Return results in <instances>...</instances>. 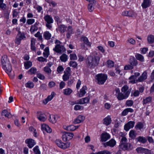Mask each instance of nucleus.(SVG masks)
<instances>
[{
	"label": "nucleus",
	"instance_id": "obj_1",
	"mask_svg": "<svg viewBox=\"0 0 154 154\" xmlns=\"http://www.w3.org/2000/svg\"><path fill=\"white\" fill-rule=\"evenodd\" d=\"M1 61L3 68L8 75L10 76V73L12 71V68L10 62L6 55H4L2 57Z\"/></svg>",
	"mask_w": 154,
	"mask_h": 154
},
{
	"label": "nucleus",
	"instance_id": "obj_2",
	"mask_svg": "<svg viewBox=\"0 0 154 154\" xmlns=\"http://www.w3.org/2000/svg\"><path fill=\"white\" fill-rule=\"evenodd\" d=\"M55 43L56 44L55 47L53 50L57 53H62L66 51V49L64 46L62 45V43L60 41L56 40Z\"/></svg>",
	"mask_w": 154,
	"mask_h": 154
},
{
	"label": "nucleus",
	"instance_id": "obj_3",
	"mask_svg": "<svg viewBox=\"0 0 154 154\" xmlns=\"http://www.w3.org/2000/svg\"><path fill=\"white\" fill-rule=\"evenodd\" d=\"M44 19L46 22V26L47 28L51 29L52 27V24L53 23V20L52 17L51 16L47 14L44 17Z\"/></svg>",
	"mask_w": 154,
	"mask_h": 154
},
{
	"label": "nucleus",
	"instance_id": "obj_4",
	"mask_svg": "<svg viewBox=\"0 0 154 154\" xmlns=\"http://www.w3.org/2000/svg\"><path fill=\"white\" fill-rule=\"evenodd\" d=\"M107 79L106 75L103 74H99L97 75V80L99 85H103Z\"/></svg>",
	"mask_w": 154,
	"mask_h": 154
},
{
	"label": "nucleus",
	"instance_id": "obj_5",
	"mask_svg": "<svg viewBox=\"0 0 154 154\" xmlns=\"http://www.w3.org/2000/svg\"><path fill=\"white\" fill-rule=\"evenodd\" d=\"M96 60L95 57H92L89 56L87 58L86 63L88 66L91 68H94L96 66Z\"/></svg>",
	"mask_w": 154,
	"mask_h": 154
},
{
	"label": "nucleus",
	"instance_id": "obj_6",
	"mask_svg": "<svg viewBox=\"0 0 154 154\" xmlns=\"http://www.w3.org/2000/svg\"><path fill=\"white\" fill-rule=\"evenodd\" d=\"M55 142L59 147L63 149H66L69 147L70 144V143L69 142L64 143L61 140H56Z\"/></svg>",
	"mask_w": 154,
	"mask_h": 154
},
{
	"label": "nucleus",
	"instance_id": "obj_7",
	"mask_svg": "<svg viewBox=\"0 0 154 154\" xmlns=\"http://www.w3.org/2000/svg\"><path fill=\"white\" fill-rule=\"evenodd\" d=\"M119 148L120 149L123 150L130 151L133 149L132 145L129 143H126L123 144H120Z\"/></svg>",
	"mask_w": 154,
	"mask_h": 154
},
{
	"label": "nucleus",
	"instance_id": "obj_8",
	"mask_svg": "<svg viewBox=\"0 0 154 154\" xmlns=\"http://www.w3.org/2000/svg\"><path fill=\"white\" fill-rule=\"evenodd\" d=\"M115 91L116 92V95L117 98L119 100H121L126 99L128 97L122 93L120 92L119 88H116L115 89Z\"/></svg>",
	"mask_w": 154,
	"mask_h": 154
},
{
	"label": "nucleus",
	"instance_id": "obj_9",
	"mask_svg": "<svg viewBox=\"0 0 154 154\" xmlns=\"http://www.w3.org/2000/svg\"><path fill=\"white\" fill-rule=\"evenodd\" d=\"M73 135V133H72L64 132L63 133L62 139L64 141H66L72 139Z\"/></svg>",
	"mask_w": 154,
	"mask_h": 154
},
{
	"label": "nucleus",
	"instance_id": "obj_10",
	"mask_svg": "<svg viewBox=\"0 0 154 154\" xmlns=\"http://www.w3.org/2000/svg\"><path fill=\"white\" fill-rule=\"evenodd\" d=\"M116 144V141L114 139H112L109 141L103 143V144L105 147H106L107 146H109L111 147H113L115 146Z\"/></svg>",
	"mask_w": 154,
	"mask_h": 154
},
{
	"label": "nucleus",
	"instance_id": "obj_11",
	"mask_svg": "<svg viewBox=\"0 0 154 154\" xmlns=\"http://www.w3.org/2000/svg\"><path fill=\"white\" fill-rule=\"evenodd\" d=\"M25 143L29 148H32L36 144L35 140L32 139H27L25 140Z\"/></svg>",
	"mask_w": 154,
	"mask_h": 154
},
{
	"label": "nucleus",
	"instance_id": "obj_12",
	"mask_svg": "<svg viewBox=\"0 0 154 154\" xmlns=\"http://www.w3.org/2000/svg\"><path fill=\"white\" fill-rule=\"evenodd\" d=\"M37 116L38 119L41 122H44L47 119L46 115L41 112H37Z\"/></svg>",
	"mask_w": 154,
	"mask_h": 154
},
{
	"label": "nucleus",
	"instance_id": "obj_13",
	"mask_svg": "<svg viewBox=\"0 0 154 154\" xmlns=\"http://www.w3.org/2000/svg\"><path fill=\"white\" fill-rule=\"evenodd\" d=\"M129 88L127 85L123 86L121 89L122 92L128 97L130 94V91L128 90Z\"/></svg>",
	"mask_w": 154,
	"mask_h": 154
},
{
	"label": "nucleus",
	"instance_id": "obj_14",
	"mask_svg": "<svg viewBox=\"0 0 154 154\" xmlns=\"http://www.w3.org/2000/svg\"><path fill=\"white\" fill-rule=\"evenodd\" d=\"M90 100V98L89 97L83 98L78 100L75 103L83 104L85 103H88Z\"/></svg>",
	"mask_w": 154,
	"mask_h": 154
},
{
	"label": "nucleus",
	"instance_id": "obj_15",
	"mask_svg": "<svg viewBox=\"0 0 154 154\" xmlns=\"http://www.w3.org/2000/svg\"><path fill=\"white\" fill-rule=\"evenodd\" d=\"M135 122L133 121H130L124 126V129L126 131H128L130 128H133L134 126Z\"/></svg>",
	"mask_w": 154,
	"mask_h": 154
},
{
	"label": "nucleus",
	"instance_id": "obj_16",
	"mask_svg": "<svg viewBox=\"0 0 154 154\" xmlns=\"http://www.w3.org/2000/svg\"><path fill=\"white\" fill-rule=\"evenodd\" d=\"M110 135L106 132H104L101 135V140L102 142H105L110 138Z\"/></svg>",
	"mask_w": 154,
	"mask_h": 154
},
{
	"label": "nucleus",
	"instance_id": "obj_17",
	"mask_svg": "<svg viewBox=\"0 0 154 154\" xmlns=\"http://www.w3.org/2000/svg\"><path fill=\"white\" fill-rule=\"evenodd\" d=\"M87 90L86 86H84L80 89L79 92L78 93L79 97H82L84 96L86 93V91Z\"/></svg>",
	"mask_w": 154,
	"mask_h": 154
},
{
	"label": "nucleus",
	"instance_id": "obj_18",
	"mask_svg": "<svg viewBox=\"0 0 154 154\" xmlns=\"http://www.w3.org/2000/svg\"><path fill=\"white\" fill-rule=\"evenodd\" d=\"M85 117L84 116L79 115L77 118L75 119L73 121V123L75 124H79L82 122L85 119Z\"/></svg>",
	"mask_w": 154,
	"mask_h": 154
},
{
	"label": "nucleus",
	"instance_id": "obj_19",
	"mask_svg": "<svg viewBox=\"0 0 154 154\" xmlns=\"http://www.w3.org/2000/svg\"><path fill=\"white\" fill-rule=\"evenodd\" d=\"M55 95V93L53 92L51 93V94L50 95H49L47 97L44 99L43 101V103L46 104L48 102L51 101L54 97Z\"/></svg>",
	"mask_w": 154,
	"mask_h": 154
},
{
	"label": "nucleus",
	"instance_id": "obj_20",
	"mask_svg": "<svg viewBox=\"0 0 154 154\" xmlns=\"http://www.w3.org/2000/svg\"><path fill=\"white\" fill-rule=\"evenodd\" d=\"M147 78V73L146 71L144 72L138 78L137 81L139 82H142L146 80Z\"/></svg>",
	"mask_w": 154,
	"mask_h": 154
},
{
	"label": "nucleus",
	"instance_id": "obj_21",
	"mask_svg": "<svg viewBox=\"0 0 154 154\" xmlns=\"http://www.w3.org/2000/svg\"><path fill=\"white\" fill-rule=\"evenodd\" d=\"M41 128L43 131H46L48 133H50L52 131L51 129L48 125L46 124L42 125Z\"/></svg>",
	"mask_w": 154,
	"mask_h": 154
},
{
	"label": "nucleus",
	"instance_id": "obj_22",
	"mask_svg": "<svg viewBox=\"0 0 154 154\" xmlns=\"http://www.w3.org/2000/svg\"><path fill=\"white\" fill-rule=\"evenodd\" d=\"M103 124L106 126H108L110 124L112 120L110 116H108L103 119Z\"/></svg>",
	"mask_w": 154,
	"mask_h": 154
},
{
	"label": "nucleus",
	"instance_id": "obj_23",
	"mask_svg": "<svg viewBox=\"0 0 154 154\" xmlns=\"http://www.w3.org/2000/svg\"><path fill=\"white\" fill-rule=\"evenodd\" d=\"M129 63L131 65L134 66H136L138 64L137 60L134 57L131 58L129 59Z\"/></svg>",
	"mask_w": 154,
	"mask_h": 154
},
{
	"label": "nucleus",
	"instance_id": "obj_24",
	"mask_svg": "<svg viewBox=\"0 0 154 154\" xmlns=\"http://www.w3.org/2000/svg\"><path fill=\"white\" fill-rule=\"evenodd\" d=\"M38 23L36 22L33 25H32L30 28V31L31 33H33L37 31L38 29L37 26Z\"/></svg>",
	"mask_w": 154,
	"mask_h": 154
},
{
	"label": "nucleus",
	"instance_id": "obj_25",
	"mask_svg": "<svg viewBox=\"0 0 154 154\" xmlns=\"http://www.w3.org/2000/svg\"><path fill=\"white\" fill-rule=\"evenodd\" d=\"M58 119V116H57L52 115L50 116L49 120L51 122L54 123L56 122Z\"/></svg>",
	"mask_w": 154,
	"mask_h": 154
},
{
	"label": "nucleus",
	"instance_id": "obj_26",
	"mask_svg": "<svg viewBox=\"0 0 154 154\" xmlns=\"http://www.w3.org/2000/svg\"><path fill=\"white\" fill-rule=\"evenodd\" d=\"M44 71L48 75V78L50 79L51 77L50 75L51 73V70L50 68L48 66H45L43 68Z\"/></svg>",
	"mask_w": 154,
	"mask_h": 154
},
{
	"label": "nucleus",
	"instance_id": "obj_27",
	"mask_svg": "<svg viewBox=\"0 0 154 154\" xmlns=\"http://www.w3.org/2000/svg\"><path fill=\"white\" fill-rule=\"evenodd\" d=\"M73 33V29L72 27L69 26L67 29V32L66 34V37L69 38L70 37L71 35Z\"/></svg>",
	"mask_w": 154,
	"mask_h": 154
},
{
	"label": "nucleus",
	"instance_id": "obj_28",
	"mask_svg": "<svg viewBox=\"0 0 154 154\" xmlns=\"http://www.w3.org/2000/svg\"><path fill=\"white\" fill-rule=\"evenodd\" d=\"M51 35L50 32L48 31L45 32L43 33V37L46 40H48L50 39Z\"/></svg>",
	"mask_w": 154,
	"mask_h": 154
},
{
	"label": "nucleus",
	"instance_id": "obj_29",
	"mask_svg": "<svg viewBox=\"0 0 154 154\" xmlns=\"http://www.w3.org/2000/svg\"><path fill=\"white\" fill-rule=\"evenodd\" d=\"M149 4L150 0H144L141 5L143 8H146L149 6Z\"/></svg>",
	"mask_w": 154,
	"mask_h": 154
},
{
	"label": "nucleus",
	"instance_id": "obj_30",
	"mask_svg": "<svg viewBox=\"0 0 154 154\" xmlns=\"http://www.w3.org/2000/svg\"><path fill=\"white\" fill-rule=\"evenodd\" d=\"M2 115L8 118H11L12 116L11 114L6 110H4L2 111Z\"/></svg>",
	"mask_w": 154,
	"mask_h": 154
},
{
	"label": "nucleus",
	"instance_id": "obj_31",
	"mask_svg": "<svg viewBox=\"0 0 154 154\" xmlns=\"http://www.w3.org/2000/svg\"><path fill=\"white\" fill-rule=\"evenodd\" d=\"M122 15L123 16H128L130 17H132L134 16L132 12L131 11H124L122 12Z\"/></svg>",
	"mask_w": 154,
	"mask_h": 154
},
{
	"label": "nucleus",
	"instance_id": "obj_32",
	"mask_svg": "<svg viewBox=\"0 0 154 154\" xmlns=\"http://www.w3.org/2000/svg\"><path fill=\"white\" fill-rule=\"evenodd\" d=\"M67 28V27L64 25H60L58 27L59 31L61 33L65 32Z\"/></svg>",
	"mask_w": 154,
	"mask_h": 154
},
{
	"label": "nucleus",
	"instance_id": "obj_33",
	"mask_svg": "<svg viewBox=\"0 0 154 154\" xmlns=\"http://www.w3.org/2000/svg\"><path fill=\"white\" fill-rule=\"evenodd\" d=\"M72 90L70 88L65 89L63 90V94L66 95H69L72 92Z\"/></svg>",
	"mask_w": 154,
	"mask_h": 154
},
{
	"label": "nucleus",
	"instance_id": "obj_34",
	"mask_svg": "<svg viewBox=\"0 0 154 154\" xmlns=\"http://www.w3.org/2000/svg\"><path fill=\"white\" fill-rule=\"evenodd\" d=\"M65 129L69 131H73L76 129L75 126L73 125L68 126Z\"/></svg>",
	"mask_w": 154,
	"mask_h": 154
},
{
	"label": "nucleus",
	"instance_id": "obj_35",
	"mask_svg": "<svg viewBox=\"0 0 154 154\" xmlns=\"http://www.w3.org/2000/svg\"><path fill=\"white\" fill-rule=\"evenodd\" d=\"M81 40L88 46H90L91 44L87 37H83L81 38Z\"/></svg>",
	"mask_w": 154,
	"mask_h": 154
},
{
	"label": "nucleus",
	"instance_id": "obj_36",
	"mask_svg": "<svg viewBox=\"0 0 154 154\" xmlns=\"http://www.w3.org/2000/svg\"><path fill=\"white\" fill-rule=\"evenodd\" d=\"M60 59L61 61L65 62L68 60V56L66 54H63L60 56Z\"/></svg>",
	"mask_w": 154,
	"mask_h": 154
},
{
	"label": "nucleus",
	"instance_id": "obj_37",
	"mask_svg": "<svg viewBox=\"0 0 154 154\" xmlns=\"http://www.w3.org/2000/svg\"><path fill=\"white\" fill-rule=\"evenodd\" d=\"M25 86L26 88H33L34 84L32 82L29 81L25 84Z\"/></svg>",
	"mask_w": 154,
	"mask_h": 154
},
{
	"label": "nucleus",
	"instance_id": "obj_38",
	"mask_svg": "<svg viewBox=\"0 0 154 154\" xmlns=\"http://www.w3.org/2000/svg\"><path fill=\"white\" fill-rule=\"evenodd\" d=\"M136 139L138 141L141 142L142 143H144L147 141V140L145 137L141 136L139 137L136 138Z\"/></svg>",
	"mask_w": 154,
	"mask_h": 154
},
{
	"label": "nucleus",
	"instance_id": "obj_39",
	"mask_svg": "<svg viewBox=\"0 0 154 154\" xmlns=\"http://www.w3.org/2000/svg\"><path fill=\"white\" fill-rule=\"evenodd\" d=\"M17 37L21 40L26 38V36L24 33H21L20 31L19 32L18 34L17 35Z\"/></svg>",
	"mask_w": 154,
	"mask_h": 154
},
{
	"label": "nucleus",
	"instance_id": "obj_40",
	"mask_svg": "<svg viewBox=\"0 0 154 154\" xmlns=\"http://www.w3.org/2000/svg\"><path fill=\"white\" fill-rule=\"evenodd\" d=\"M69 64L70 66L74 68H77L78 66L77 63L75 61H71L69 62Z\"/></svg>",
	"mask_w": 154,
	"mask_h": 154
},
{
	"label": "nucleus",
	"instance_id": "obj_41",
	"mask_svg": "<svg viewBox=\"0 0 154 154\" xmlns=\"http://www.w3.org/2000/svg\"><path fill=\"white\" fill-rule=\"evenodd\" d=\"M147 40L148 42L150 43H152L154 42V36L150 35L147 37Z\"/></svg>",
	"mask_w": 154,
	"mask_h": 154
},
{
	"label": "nucleus",
	"instance_id": "obj_42",
	"mask_svg": "<svg viewBox=\"0 0 154 154\" xmlns=\"http://www.w3.org/2000/svg\"><path fill=\"white\" fill-rule=\"evenodd\" d=\"M32 63L30 61L26 62L24 64V66L26 69H28L32 66Z\"/></svg>",
	"mask_w": 154,
	"mask_h": 154
},
{
	"label": "nucleus",
	"instance_id": "obj_43",
	"mask_svg": "<svg viewBox=\"0 0 154 154\" xmlns=\"http://www.w3.org/2000/svg\"><path fill=\"white\" fill-rule=\"evenodd\" d=\"M135 57L136 58L140 61L143 62L144 61V57L142 55L138 54L136 55Z\"/></svg>",
	"mask_w": 154,
	"mask_h": 154
},
{
	"label": "nucleus",
	"instance_id": "obj_44",
	"mask_svg": "<svg viewBox=\"0 0 154 154\" xmlns=\"http://www.w3.org/2000/svg\"><path fill=\"white\" fill-rule=\"evenodd\" d=\"M44 51V52L43 53L44 56L45 57H47L49 54V48L48 47H46Z\"/></svg>",
	"mask_w": 154,
	"mask_h": 154
},
{
	"label": "nucleus",
	"instance_id": "obj_45",
	"mask_svg": "<svg viewBox=\"0 0 154 154\" xmlns=\"http://www.w3.org/2000/svg\"><path fill=\"white\" fill-rule=\"evenodd\" d=\"M37 69L35 67H32L28 71V72L30 75L35 74L37 72Z\"/></svg>",
	"mask_w": 154,
	"mask_h": 154
},
{
	"label": "nucleus",
	"instance_id": "obj_46",
	"mask_svg": "<svg viewBox=\"0 0 154 154\" xmlns=\"http://www.w3.org/2000/svg\"><path fill=\"white\" fill-rule=\"evenodd\" d=\"M129 136L131 138L134 139L136 136V133L134 130H131L129 133Z\"/></svg>",
	"mask_w": 154,
	"mask_h": 154
},
{
	"label": "nucleus",
	"instance_id": "obj_47",
	"mask_svg": "<svg viewBox=\"0 0 154 154\" xmlns=\"http://www.w3.org/2000/svg\"><path fill=\"white\" fill-rule=\"evenodd\" d=\"M33 151L35 154H41V152L38 146H36L33 148Z\"/></svg>",
	"mask_w": 154,
	"mask_h": 154
},
{
	"label": "nucleus",
	"instance_id": "obj_48",
	"mask_svg": "<svg viewBox=\"0 0 154 154\" xmlns=\"http://www.w3.org/2000/svg\"><path fill=\"white\" fill-rule=\"evenodd\" d=\"M152 100V97H146L145 99L143 100V103L144 104H146L150 102Z\"/></svg>",
	"mask_w": 154,
	"mask_h": 154
},
{
	"label": "nucleus",
	"instance_id": "obj_49",
	"mask_svg": "<svg viewBox=\"0 0 154 154\" xmlns=\"http://www.w3.org/2000/svg\"><path fill=\"white\" fill-rule=\"evenodd\" d=\"M70 75V74L64 73L63 76V81H67L69 79Z\"/></svg>",
	"mask_w": 154,
	"mask_h": 154
},
{
	"label": "nucleus",
	"instance_id": "obj_50",
	"mask_svg": "<svg viewBox=\"0 0 154 154\" xmlns=\"http://www.w3.org/2000/svg\"><path fill=\"white\" fill-rule=\"evenodd\" d=\"M108 67L109 68H111L114 66V63L111 60H108L107 61Z\"/></svg>",
	"mask_w": 154,
	"mask_h": 154
},
{
	"label": "nucleus",
	"instance_id": "obj_51",
	"mask_svg": "<svg viewBox=\"0 0 154 154\" xmlns=\"http://www.w3.org/2000/svg\"><path fill=\"white\" fill-rule=\"evenodd\" d=\"M93 3H90L88 5V8L90 12H92L94 9V7Z\"/></svg>",
	"mask_w": 154,
	"mask_h": 154
},
{
	"label": "nucleus",
	"instance_id": "obj_52",
	"mask_svg": "<svg viewBox=\"0 0 154 154\" xmlns=\"http://www.w3.org/2000/svg\"><path fill=\"white\" fill-rule=\"evenodd\" d=\"M143 125L142 123L139 122L137 123L135 126L136 129H140L143 128Z\"/></svg>",
	"mask_w": 154,
	"mask_h": 154
},
{
	"label": "nucleus",
	"instance_id": "obj_53",
	"mask_svg": "<svg viewBox=\"0 0 154 154\" xmlns=\"http://www.w3.org/2000/svg\"><path fill=\"white\" fill-rule=\"evenodd\" d=\"M71 60H75L77 59V57L75 54H71L69 56Z\"/></svg>",
	"mask_w": 154,
	"mask_h": 154
},
{
	"label": "nucleus",
	"instance_id": "obj_54",
	"mask_svg": "<svg viewBox=\"0 0 154 154\" xmlns=\"http://www.w3.org/2000/svg\"><path fill=\"white\" fill-rule=\"evenodd\" d=\"M127 139L124 137H123L121 141V144H123L127 143Z\"/></svg>",
	"mask_w": 154,
	"mask_h": 154
},
{
	"label": "nucleus",
	"instance_id": "obj_55",
	"mask_svg": "<svg viewBox=\"0 0 154 154\" xmlns=\"http://www.w3.org/2000/svg\"><path fill=\"white\" fill-rule=\"evenodd\" d=\"M97 154H111V153L109 151L105 150L98 152Z\"/></svg>",
	"mask_w": 154,
	"mask_h": 154
},
{
	"label": "nucleus",
	"instance_id": "obj_56",
	"mask_svg": "<svg viewBox=\"0 0 154 154\" xmlns=\"http://www.w3.org/2000/svg\"><path fill=\"white\" fill-rule=\"evenodd\" d=\"M126 104L128 106H131L133 104V101L131 100H128L126 102Z\"/></svg>",
	"mask_w": 154,
	"mask_h": 154
},
{
	"label": "nucleus",
	"instance_id": "obj_57",
	"mask_svg": "<svg viewBox=\"0 0 154 154\" xmlns=\"http://www.w3.org/2000/svg\"><path fill=\"white\" fill-rule=\"evenodd\" d=\"M134 67L130 65H126L124 68V70H128L132 69Z\"/></svg>",
	"mask_w": 154,
	"mask_h": 154
},
{
	"label": "nucleus",
	"instance_id": "obj_58",
	"mask_svg": "<svg viewBox=\"0 0 154 154\" xmlns=\"http://www.w3.org/2000/svg\"><path fill=\"white\" fill-rule=\"evenodd\" d=\"M35 20L33 19H28L27 20V23L29 25H31L35 22Z\"/></svg>",
	"mask_w": 154,
	"mask_h": 154
},
{
	"label": "nucleus",
	"instance_id": "obj_59",
	"mask_svg": "<svg viewBox=\"0 0 154 154\" xmlns=\"http://www.w3.org/2000/svg\"><path fill=\"white\" fill-rule=\"evenodd\" d=\"M98 50L101 52L102 53L105 52V50L103 47L101 46H99L97 47Z\"/></svg>",
	"mask_w": 154,
	"mask_h": 154
},
{
	"label": "nucleus",
	"instance_id": "obj_60",
	"mask_svg": "<svg viewBox=\"0 0 154 154\" xmlns=\"http://www.w3.org/2000/svg\"><path fill=\"white\" fill-rule=\"evenodd\" d=\"M37 77L43 80L45 79V77L44 75L40 73H38L37 74Z\"/></svg>",
	"mask_w": 154,
	"mask_h": 154
},
{
	"label": "nucleus",
	"instance_id": "obj_61",
	"mask_svg": "<svg viewBox=\"0 0 154 154\" xmlns=\"http://www.w3.org/2000/svg\"><path fill=\"white\" fill-rule=\"evenodd\" d=\"M144 148L143 147H139L137 148L136 150L139 153H143Z\"/></svg>",
	"mask_w": 154,
	"mask_h": 154
},
{
	"label": "nucleus",
	"instance_id": "obj_62",
	"mask_svg": "<svg viewBox=\"0 0 154 154\" xmlns=\"http://www.w3.org/2000/svg\"><path fill=\"white\" fill-rule=\"evenodd\" d=\"M83 108V107L82 106H81L79 105H77L75 106L74 109L75 110H79L82 109Z\"/></svg>",
	"mask_w": 154,
	"mask_h": 154
},
{
	"label": "nucleus",
	"instance_id": "obj_63",
	"mask_svg": "<svg viewBox=\"0 0 154 154\" xmlns=\"http://www.w3.org/2000/svg\"><path fill=\"white\" fill-rule=\"evenodd\" d=\"M56 85L55 83L53 81L50 82L48 84V86L50 88L54 87Z\"/></svg>",
	"mask_w": 154,
	"mask_h": 154
},
{
	"label": "nucleus",
	"instance_id": "obj_64",
	"mask_svg": "<svg viewBox=\"0 0 154 154\" xmlns=\"http://www.w3.org/2000/svg\"><path fill=\"white\" fill-rule=\"evenodd\" d=\"M64 69L63 66H59L57 69V71L59 73H60L63 71Z\"/></svg>",
	"mask_w": 154,
	"mask_h": 154
}]
</instances>
